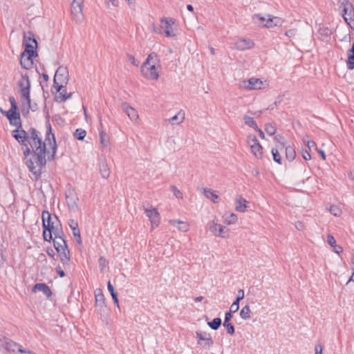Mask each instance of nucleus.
<instances>
[{
  "label": "nucleus",
  "instance_id": "1",
  "mask_svg": "<svg viewBox=\"0 0 354 354\" xmlns=\"http://www.w3.org/2000/svg\"><path fill=\"white\" fill-rule=\"evenodd\" d=\"M5 116L9 120L11 125L17 127V129L12 131V136L21 146L24 160L31 172V178L38 180L41 177L42 169L46 165L47 145L52 149V153L48 156V160H53L56 155L57 144L50 124L49 122L46 124V133L43 142L40 132L36 129L30 128L28 131L22 129L20 113L18 109L13 110L10 108L6 111Z\"/></svg>",
  "mask_w": 354,
  "mask_h": 354
},
{
  "label": "nucleus",
  "instance_id": "2",
  "mask_svg": "<svg viewBox=\"0 0 354 354\" xmlns=\"http://www.w3.org/2000/svg\"><path fill=\"white\" fill-rule=\"evenodd\" d=\"M339 9L346 23L351 27L354 26V6L349 0H338Z\"/></svg>",
  "mask_w": 354,
  "mask_h": 354
},
{
  "label": "nucleus",
  "instance_id": "3",
  "mask_svg": "<svg viewBox=\"0 0 354 354\" xmlns=\"http://www.w3.org/2000/svg\"><path fill=\"white\" fill-rule=\"evenodd\" d=\"M18 86L21 97L25 99L27 102L28 108L31 109L30 103V81L27 73L21 75V77L18 82Z\"/></svg>",
  "mask_w": 354,
  "mask_h": 354
},
{
  "label": "nucleus",
  "instance_id": "4",
  "mask_svg": "<svg viewBox=\"0 0 354 354\" xmlns=\"http://www.w3.org/2000/svg\"><path fill=\"white\" fill-rule=\"evenodd\" d=\"M42 226H43V236L44 239H46L47 230L51 229V226H55L59 223V221L57 216H53L49 213L48 211L44 210L42 212Z\"/></svg>",
  "mask_w": 354,
  "mask_h": 354
},
{
  "label": "nucleus",
  "instance_id": "5",
  "mask_svg": "<svg viewBox=\"0 0 354 354\" xmlns=\"http://www.w3.org/2000/svg\"><path fill=\"white\" fill-rule=\"evenodd\" d=\"M67 205L70 209L77 211L78 209L79 198L74 188L68 184L65 192Z\"/></svg>",
  "mask_w": 354,
  "mask_h": 354
},
{
  "label": "nucleus",
  "instance_id": "6",
  "mask_svg": "<svg viewBox=\"0 0 354 354\" xmlns=\"http://www.w3.org/2000/svg\"><path fill=\"white\" fill-rule=\"evenodd\" d=\"M37 55L36 50H24L20 57L21 66L26 69L30 68L33 64L32 57Z\"/></svg>",
  "mask_w": 354,
  "mask_h": 354
},
{
  "label": "nucleus",
  "instance_id": "7",
  "mask_svg": "<svg viewBox=\"0 0 354 354\" xmlns=\"http://www.w3.org/2000/svg\"><path fill=\"white\" fill-rule=\"evenodd\" d=\"M263 82L259 78L252 77L240 82L239 86L246 90H259L262 88Z\"/></svg>",
  "mask_w": 354,
  "mask_h": 354
},
{
  "label": "nucleus",
  "instance_id": "8",
  "mask_svg": "<svg viewBox=\"0 0 354 354\" xmlns=\"http://www.w3.org/2000/svg\"><path fill=\"white\" fill-rule=\"evenodd\" d=\"M82 2L83 0H73L71 3V14L76 22H81L83 19Z\"/></svg>",
  "mask_w": 354,
  "mask_h": 354
},
{
  "label": "nucleus",
  "instance_id": "9",
  "mask_svg": "<svg viewBox=\"0 0 354 354\" xmlns=\"http://www.w3.org/2000/svg\"><path fill=\"white\" fill-rule=\"evenodd\" d=\"M196 338L198 339V344L205 348H209L213 344L214 341L210 334L202 332H196Z\"/></svg>",
  "mask_w": 354,
  "mask_h": 354
},
{
  "label": "nucleus",
  "instance_id": "10",
  "mask_svg": "<svg viewBox=\"0 0 354 354\" xmlns=\"http://www.w3.org/2000/svg\"><path fill=\"white\" fill-rule=\"evenodd\" d=\"M68 81V71L66 67L59 66L55 74L54 82L55 84L60 83L66 84Z\"/></svg>",
  "mask_w": 354,
  "mask_h": 354
},
{
  "label": "nucleus",
  "instance_id": "11",
  "mask_svg": "<svg viewBox=\"0 0 354 354\" xmlns=\"http://www.w3.org/2000/svg\"><path fill=\"white\" fill-rule=\"evenodd\" d=\"M23 43L25 46V50H35L37 47V40L35 38L34 34L31 32L24 33Z\"/></svg>",
  "mask_w": 354,
  "mask_h": 354
},
{
  "label": "nucleus",
  "instance_id": "12",
  "mask_svg": "<svg viewBox=\"0 0 354 354\" xmlns=\"http://www.w3.org/2000/svg\"><path fill=\"white\" fill-rule=\"evenodd\" d=\"M248 143L250 145V148L252 153L257 157L260 158L262 155L263 148L260 145L257 138L255 136H249Z\"/></svg>",
  "mask_w": 354,
  "mask_h": 354
},
{
  "label": "nucleus",
  "instance_id": "13",
  "mask_svg": "<svg viewBox=\"0 0 354 354\" xmlns=\"http://www.w3.org/2000/svg\"><path fill=\"white\" fill-rule=\"evenodd\" d=\"M156 64V62L153 61L152 64L145 68L147 71H141L143 76L151 80H157L159 78V73Z\"/></svg>",
  "mask_w": 354,
  "mask_h": 354
},
{
  "label": "nucleus",
  "instance_id": "14",
  "mask_svg": "<svg viewBox=\"0 0 354 354\" xmlns=\"http://www.w3.org/2000/svg\"><path fill=\"white\" fill-rule=\"evenodd\" d=\"M122 110L128 115L129 119L136 122L138 119V114L137 111L131 106L127 102H122L121 104Z\"/></svg>",
  "mask_w": 354,
  "mask_h": 354
},
{
  "label": "nucleus",
  "instance_id": "15",
  "mask_svg": "<svg viewBox=\"0 0 354 354\" xmlns=\"http://www.w3.org/2000/svg\"><path fill=\"white\" fill-rule=\"evenodd\" d=\"M60 226V222L55 226H51V229L47 230V237L46 239L44 240L50 242L53 239V236L55 239H58L60 238V236H64L63 232L59 227Z\"/></svg>",
  "mask_w": 354,
  "mask_h": 354
},
{
  "label": "nucleus",
  "instance_id": "16",
  "mask_svg": "<svg viewBox=\"0 0 354 354\" xmlns=\"http://www.w3.org/2000/svg\"><path fill=\"white\" fill-rule=\"evenodd\" d=\"M145 212L147 216L151 221V225L158 226L160 221V214L155 208L148 209L144 207Z\"/></svg>",
  "mask_w": 354,
  "mask_h": 354
},
{
  "label": "nucleus",
  "instance_id": "17",
  "mask_svg": "<svg viewBox=\"0 0 354 354\" xmlns=\"http://www.w3.org/2000/svg\"><path fill=\"white\" fill-rule=\"evenodd\" d=\"M254 46V41L250 39L243 38L240 39L235 43V47L240 50L250 49Z\"/></svg>",
  "mask_w": 354,
  "mask_h": 354
},
{
  "label": "nucleus",
  "instance_id": "18",
  "mask_svg": "<svg viewBox=\"0 0 354 354\" xmlns=\"http://www.w3.org/2000/svg\"><path fill=\"white\" fill-rule=\"evenodd\" d=\"M162 28L165 29V35L167 37H174L175 35L172 32V24L174 23L173 19L162 18L161 19Z\"/></svg>",
  "mask_w": 354,
  "mask_h": 354
},
{
  "label": "nucleus",
  "instance_id": "19",
  "mask_svg": "<svg viewBox=\"0 0 354 354\" xmlns=\"http://www.w3.org/2000/svg\"><path fill=\"white\" fill-rule=\"evenodd\" d=\"M52 240L53 241L54 247L57 252H60L62 250L69 252L66 240L64 239L63 236L58 239L53 238Z\"/></svg>",
  "mask_w": 354,
  "mask_h": 354
},
{
  "label": "nucleus",
  "instance_id": "20",
  "mask_svg": "<svg viewBox=\"0 0 354 354\" xmlns=\"http://www.w3.org/2000/svg\"><path fill=\"white\" fill-rule=\"evenodd\" d=\"M32 291L33 292H35L37 291H41L47 297V298L50 297V296L52 295V292L50 288L46 283H36L33 286Z\"/></svg>",
  "mask_w": 354,
  "mask_h": 354
},
{
  "label": "nucleus",
  "instance_id": "21",
  "mask_svg": "<svg viewBox=\"0 0 354 354\" xmlns=\"http://www.w3.org/2000/svg\"><path fill=\"white\" fill-rule=\"evenodd\" d=\"M247 201L241 196H236L235 200V209L239 212H245L247 209Z\"/></svg>",
  "mask_w": 354,
  "mask_h": 354
},
{
  "label": "nucleus",
  "instance_id": "22",
  "mask_svg": "<svg viewBox=\"0 0 354 354\" xmlns=\"http://www.w3.org/2000/svg\"><path fill=\"white\" fill-rule=\"evenodd\" d=\"M346 66L349 70L354 69V42L347 53Z\"/></svg>",
  "mask_w": 354,
  "mask_h": 354
},
{
  "label": "nucleus",
  "instance_id": "23",
  "mask_svg": "<svg viewBox=\"0 0 354 354\" xmlns=\"http://www.w3.org/2000/svg\"><path fill=\"white\" fill-rule=\"evenodd\" d=\"M268 19L263 27L272 28L281 25V19L277 17H272L270 15H268Z\"/></svg>",
  "mask_w": 354,
  "mask_h": 354
},
{
  "label": "nucleus",
  "instance_id": "24",
  "mask_svg": "<svg viewBox=\"0 0 354 354\" xmlns=\"http://www.w3.org/2000/svg\"><path fill=\"white\" fill-rule=\"evenodd\" d=\"M155 61L156 63L158 61V56L157 54L155 53H150L148 56L146 60L144 62L141 66V71H147L145 68L150 66V65L152 64V62Z\"/></svg>",
  "mask_w": 354,
  "mask_h": 354
},
{
  "label": "nucleus",
  "instance_id": "25",
  "mask_svg": "<svg viewBox=\"0 0 354 354\" xmlns=\"http://www.w3.org/2000/svg\"><path fill=\"white\" fill-rule=\"evenodd\" d=\"M185 119L184 113H181L180 112L176 114L174 116L167 119L166 121L168 122L169 124L174 125V124H179L183 122Z\"/></svg>",
  "mask_w": 354,
  "mask_h": 354
},
{
  "label": "nucleus",
  "instance_id": "26",
  "mask_svg": "<svg viewBox=\"0 0 354 354\" xmlns=\"http://www.w3.org/2000/svg\"><path fill=\"white\" fill-rule=\"evenodd\" d=\"M203 193L207 198L211 200L214 203H218V196L216 194L215 191H213L211 189L205 188Z\"/></svg>",
  "mask_w": 354,
  "mask_h": 354
},
{
  "label": "nucleus",
  "instance_id": "27",
  "mask_svg": "<svg viewBox=\"0 0 354 354\" xmlns=\"http://www.w3.org/2000/svg\"><path fill=\"white\" fill-rule=\"evenodd\" d=\"M169 223L174 226H176L178 224V230L182 232H187L189 230V225L187 223L181 221L170 220Z\"/></svg>",
  "mask_w": 354,
  "mask_h": 354
},
{
  "label": "nucleus",
  "instance_id": "28",
  "mask_svg": "<svg viewBox=\"0 0 354 354\" xmlns=\"http://www.w3.org/2000/svg\"><path fill=\"white\" fill-rule=\"evenodd\" d=\"M107 288H108V290H109V292H110V294H111V295L112 297V299L113 300L114 304L116 305L118 307L119 306V301H118V294L115 292V290L114 289V287L112 285V283H111V281H109L107 283Z\"/></svg>",
  "mask_w": 354,
  "mask_h": 354
},
{
  "label": "nucleus",
  "instance_id": "29",
  "mask_svg": "<svg viewBox=\"0 0 354 354\" xmlns=\"http://www.w3.org/2000/svg\"><path fill=\"white\" fill-rule=\"evenodd\" d=\"M250 314H251V310H250V306L248 304H247L244 307H243L240 311V317L244 320H248V319H250V317H251Z\"/></svg>",
  "mask_w": 354,
  "mask_h": 354
},
{
  "label": "nucleus",
  "instance_id": "30",
  "mask_svg": "<svg viewBox=\"0 0 354 354\" xmlns=\"http://www.w3.org/2000/svg\"><path fill=\"white\" fill-rule=\"evenodd\" d=\"M100 142L103 147H108L109 145V137L107 133L103 131L100 132Z\"/></svg>",
  "mask_w": 354,
  "mask_h": 354
},
{
  "label": "nucleus",
  "instance_id": "31",
  "mask_svg": "<svg viewBox=\"0 0 354 354\" xmlns=\"http://www.w3.org/2000/svg\"><path fill=\"white\" fill-rule=\"evenodd\" d=\"M296 156V153L293 147L288 146L286 147V157L289 161H292Z\"/></svg>",
  "mask_w": 354,
  "mask_h": 354
},
{
  "label": "nucleus",
  "instance_id": "32",
  "mask_svg": "<svg viewBox=\"0 0 354 354\" xmlns=\"http://www.w3.org/2000/svg\"><path fill=\"white\" fill-rule=\"evenodd\" d=\"M243 121L246 125L250 127L251 128H252L254 129H258V126L257 124V122L254 121L253 118L248 116V115H245L243 117Z\"/></svg>",
  "mask_w": 354,
  "mask_h": 354
},
{
  "label": "nucleus",
  "instance_id": "33",
  "mask_svg": "<svg viewBox=\"0 0 354 354\" xmlns=\"http://www.w3.org/2000/svg\"><path fill=\"white\" fill-rule=\"evenodd\" d=\"M100 171L102 178H107L109 176V169L105 162H102L100 165Z\"/></svg>",
  "mask_w": 354,
  "mask_h": 354
},
{
  "label": "nucleus",
  "instance_id": "34",
  "mask_svg": "<svg viewBox=\"0 0 354 354\" xmlns=\"http://www.w3.org/2000/svg\"><path fill=\"white\" fill-rule=\"evenodd\" d=\"M222 321L219 317L214 318L212 322L207 323L208 326L213 330H217L221 325Z\"/></svg>",
  "mask_w": 354,
  "mask_h": 354
},
{
  "label": "nucleus",
  "instance_id": "35",
  "mask_svg": "<svg viewBox=\"0 0 354 354\" xmlns=\"http://www.w3.org/2000/svg\"><path fill=\"white\" fill-rule=\"evenodd\" d=\"M252 20L254 24L258 26H263L265 24L263 22L266 21L268 19H266V17L261 16L259 14H255L252 16Z\"/></svg>",
  "mask_w": 354,
  "mask_h": 354
},
{
  "label": "nucleus",
  "instance_id": "36",
  "mask_svg": "<svg viewBox=\"0 0 354 354\" xmlns=\"http://www.w3.org/2000/svg\"><path fill=\"white\" fill-rule=\"evenodd\" d=\"M60 257L61 262L64 265L67 264L70 261V257H69V252L68 251H61L60 252H58Z\"/></svg>",
  "mask_w": 354,
  "mask_h": 354
},
{
  "label": "nucleus",
  "instance_id": "37",
  "mask_svg": "<svg viewBox=\"0 0 354 354\" xmlns=\"http://www.w3.org/2000/svg\"><path fill=\"white\" fill-rule=\"evenodd\" d=\"M224 217L225 222L228 225L233 224L237 221V216L234 213L225 214Z\"/></svg>",
  "mask_w": 354,
  "mask_h": 354
},
{
  "label": "nucleus",
  "instance_id": "38",
  "mask_svg": "<svg viewBox=\"0 0 354 354\" xmlns=\"http://www.w3.org/2000/svg\"><path fill=\"white\" fill-rule=\"evenodd\" d=\"M86 135V132L85 130L82 129H77L75 130L74 133V136L78 140H83Z\"/></svg>",
  "mask_w": 354,
  "mask_h": 354
},
{
  "label": "nucleus",
  "instance_id": "39",
  "mask_svg": "<svg viewBox=\"0 0 354 354\" xmlns=\"http://www.w3.org/2000/svg\"><path fill=\"white\" fill-rule=\"evenodd\" d=\"M265 130L268 135L273 136L276 133L277 129L273 124L270 123L266 125Z\"/></svg>",
  "mask_w": 354,
  "mask_h": 354
},
{
  "label": "nucleus",
  "instance_id": "40",
  "mask_svg": "<svg viewBox=\"0 0 354 354\" xmlns=\"http://www.w3.org/2000/svg\"><path fill=\"white\" fill-rule=\"evenodd\" d=\"M219 224L216 223L214 221H212L209 223L208 229L209 230L213 233L215 236L217 234Z\"/></svg>",
  "mask_w": 354,
  "mask_h": 354
},
{
  "label": "nucleus",
  "instance_id": "41",
  "mask_svg": "<svg viewBox=\"0 0 354 354\" xmlns=\"http://www.w3.org/2000/svg\"><path fill=\"white\" fill-rule=\"evenodd\" d=\"M227 229L225 227L220 225V226H218V232H217V234H216V236L225 238L227 236Z\"/></svg>",
  "mask_w": 354,
  "mask_h": 354
},
{
  "label": "nucleus",
  "instance_id": "42",
  "mask_svg": "<svg viewBox=\"0 0 354 354\" xmlns=\"http://www.w3.org/2000/svg\"><path fill=\"white\" fill-rule=\"evenodd\" d=\"M272 154L274 160L279 164H281V156H280L278 150L276 149H272Z\"/></svg>",
  "mask_w": 354,
  "mask_h": 354
},
{
  "label": "nucleus",
  "instance_id": "43",
  "mask_svg": "<svg viewBox=\"0 0 354 354\" xmlns=\"http://www.w3.org/2000/svg\"><path fill=\"white\" fill-rule=\"evenodd\" d=\"M72 230H73V234L74 237L75 238L76 241L79 244H81L82 243V239H81L80 232V230H79L78 227H76V228L72 229Z\"/></svg>",
  "mask_w": 354,
  "mask_h": 354
},
{
  "label": "nucleus",
  "instance_id": "44",
  "mask_svg": "<svg viewBox=\"0 0 354 354\" xmlns=\"http://www.w3.org/2000/svg\"><path fill=\"white\" fill-rule=\"evenodd\" d=\"M223 325L227 328L228 334L232 335L234 333V326L232 323H223Z\"/></svg>",
  "mask_w": 354,
  "mask_h": 354
},
{
  "label": "nucleus",
  "instance_id": "45",
  "mask_svg": "<svg viewBox=\"0 0 354 354\" xmlns=\"http://www.w3.org/2000/svg\"><path fill=\"white\" fill-rule=\"evenodd\" d=\"M127 60L133 66H138L140 64L139 61L137 60L135 57L131 54L127 55Z\"/></svg>",
  "mask_w": 354,
  "mask_h": 354
},
{
  "label": "nucleus",
  "instance_id": "46",
  "mask_svg": "<svg viewBox=\"0 0 354 354\" xmlns=\"http://www.w3.org/2000/svg\"><path fill=\"white\" fill-rule=\"evenodd\" d=\"M330 212L335 216H339L341 214V210L335 205L330 207Z\"/></svg>",
  "mask_w": 354,
  "mask_h": 354
},
{
  "label": "nucleus",
  "instance_id": "47",
  "mask_svg": "<svg viewBox=\"0 0 354 354\" xmlns=\"http://www.w3.org/2000/svg\"><path fill=\"white\" fill-rule=\"evenodd\" d=\"M239 309V301L237 300H235L232 304L230 306V312L231 313H236Z\"/></svg>",
  "mask_w": 354,
  "mask_h": 354
},
{
  "label": "nucleus",
  "instance_id": "48",
  "mask_svg": "<svg viewBox=\"0 0 354 354\" xmlns=\"http://www.w3.org/2000/svg\"><path fill=\"white\" fill-rule=\"evenodd\" d=\"M171 189L174 192V194L176 198H183V194L182 192L174 185L171 186Z\"/></svg>",
  "mask_w": 354,
  "mask_h": 354
},
{
  "label": "nucleus",
  "instance_id": "49",
  "mask_svg": "<svg viewBox=\"0 0 354 354\" xmlns=\"http://www.w3.org/2000/svg\"><path fill=\"white\" fill-rule=\"evenodd\" d=\"M9 102L10 103L11 107L13 110L18 109L17 104L15 100V98L13 96L9 97Z\"/></svg>",
  "mask_w": 354,
  "mask_h": 354
},
{
  "label": "nucleus",
  "instance_id": "50",
  "mask_svg": "<svg viewBox=\"0 0 354 354\" xmlns=\"http://www.w3.org/2000/svg\"><path fill=\"white\" fill-rule=\"evenodd\" d=\"M327 243L328 245H330L331 247L336 245V241L334 238V236L331 234H328L327 236Z\"/></svg>",
  "mask_w": 354,
  "mask_h": 354
},
{
  "label": "nucleus",
  "instance_id": "51",
  "mask_svg": "<svg viewBox=\"0 0 354 354\" xmlns=\"http://www.w3.org/2000/svg\"><path fill=\"white\" fill-rule=\"evenodd\" d=\"M72 96V93H65L64 95H62V92H60L59 97L60 98V102H65L66 100L71 98Z\"/></svg>",
  "mask_w": 354,
  "mask_h": 354
},
{
  "label": "nucleus",
  "instance_id": "52",
  "mask_svg": "<svg viewBox=\"0 0 354 354\" xmlns=\"http://www.w3.org/2000/svg\"><path fill=\"white\" fill-rule=\"evenodd\" d=\"M68 225L71 227V229H74L78 227L77 222L74 219H70L68 221Z\"/></svg>",
  "mask_w": 354,
  "mask_h": 354
},
{
  "label": "nucleus",
  "instance_id": "53",
  "mask_svg": "<svg viewBox=\"0 0 354 354\" xmlns=\"http://www.w3.org/2000/svg\"><path fill=\"white\" fill-rule=\"evenodd\" d=\"M232 313L231 312H227L225 315V319L223 323H230V320L232 318Z\"/></svg>",
  "mask_w": 354,
  "mask_h": 354
},
{
  "label": "nucleus",
  "instance_id": "54",
  "mask_svg": "<svg viewBox=\"0 0 354 354\" xmlns=\"http://www.w3.org/2000/svg\"><path fill=\"white\" fill-rule=\"evenodd\" d=\"M243 298H244V290L243 289H240L238 290L237 298L236 300L240 301Z\"/></svg>",
  "mask_w": 354,
  "mask_h": 354
},
{
  "label": "nucleus",
  "instance_id": "55",
  "mask_svg": "<svg viewBox=\"0 0 354 354\" xmlns=\"http://www.w3.org/2000/svg\"><path fill=\"white\" fill-rule=\"evenodd\" d=\"M302 156H303L304 159H305L306 160H310V158H311V156L307 150H304L302 151Z\"/></svg>",
  "mask_w": 354,
  "mask_h": 354
},
{
  "label": "nucleus",
  "instance_id": "56",
  "mask_svg": "<svg viewBox=\"0 0 354 354\" xmlns=\"http://www.w3.org/2000/svg\"><path fill=\"white\" fill-rule=\"evenodd\" d=\"M64 84H60V83L55 84L54 82L53 86L56 88L57 91L60 93V92H62V88L64 87Z\"/></svg>",
  "mask_w": 354,
  "mask_h": 354
},
{
  "label": "nucleus",
  "instance_id": "57",
  "mask_svg": "<svg viewBox=\"0 0 354 354\" xmlns=\"http://www.w3.org/2000/svg\"><path fill=\"white\" fill-rule=\"evenodd\" d=\"M333 252H335V253L339 254L343 251V248L341 246L337 245V244L333 246Z\"/></svg>",
  "mask_w": 354,
  "mask_h": 354
},
{
  "label": "nucleus",
  "instance_id": "58",
  "mask_svg": "<svg viewBox=\"0 0 354 354\" xmlns=\"http://www.w3.org/2000/svg\"><path fill=\"white\" fill-rule=\"evenodd\" d=\"M295 32H296V30L290 29L286 32L285 35L288 37H291L295 35Z\"/></svg>",
  "mask_w": 354,
  "mask_h": 354
},
{
  "label": "nucleus",
  "instance_id": "59",
  "mask_svg": "<svg viewBox=\"0 0 354 354\" xmlns=\"http://www.w3.org/2000/svg\"><path fill=\"white\" fill-rule=\"evenodd\" d=\"M306 145H307L308 148L310 150L312 148L316 147V143L313 140H308Z\"/></svg>",
  "mask_w": 354,
  "mask_h": 354
},
{
  "label": "nucleus",
  "instance_id": "60",
  "mask_svg": "<svg viewBox=\"0 0 354 354\" xmlns=\"http://www.w3.org/2000/svg\"><path fill=\"white\" fill-rule=\"evenodd\" d=\"M56 271L57 272V274L59 275L60 277H65V272L64 270H62L60 267H58L56 268Z\"/></svg>",
  "mask_w": 354,
  "mask_h": 354
},
{
  "label": "nucleus",
  "instance_id": "61",
  "mask_svg": "<svg viewBox=\"0 0 354 354\" xmlns=\"http://www.w3.org/2000/svg\"><path fill=\"white\" fill-rule=\"evenodd\" d=\"M255 130L259 132V136L261 138L263 139L265 138L264 133L263 132V131L261 129L258 128V129H255Z\"/></svg>",
  "mask_w": 354,
  "mask_h": 354
},
{
  "label": "nucleus",
  "instance_id": "62",
  "mask_svg": "<svg viewBox=\"0 0 354 354\" xmlns=\"http://www.w3.org/2000/svg\"><path fill=\"white\" fill-rule=\"evenodd\" d=\"M295 226H296V227H297L298 230H302V228H303V224H302V223H301V222H297V223H296Z\"/></svg>",
  "mask_w": 354,
  "mask_h": 354
},
{
  "label": "nucleus",
  "instance_id": "63",
  "mask_svg": "<svg viewBox=\"0 0 354 354\" xmlns=\"http://www.w3.org/2000/svg\"><path fill=\"white\" fill-rule=\"evenodd\" d=\"M112 5L114 6H119V1L118 0H109Z\"/></svg>",
  "mask_w": 354,
  "mask_h": 354
},
{
  "label": "nucleus",
  "instance_id": "64",
  "mask_svg": "<svg viewBox=\"0 0 354 354\" xmlns=\"http://www.w3.org/2000/svg\"><path fill=\"white\" fill-rule=\"evenodd\" d=\"M349 178L351 180H353L354 181V171H351L350 172L349 174Z\"/></svg>",
  "mask_w": 354,
  "mask_h": 354
}]
</instances>
